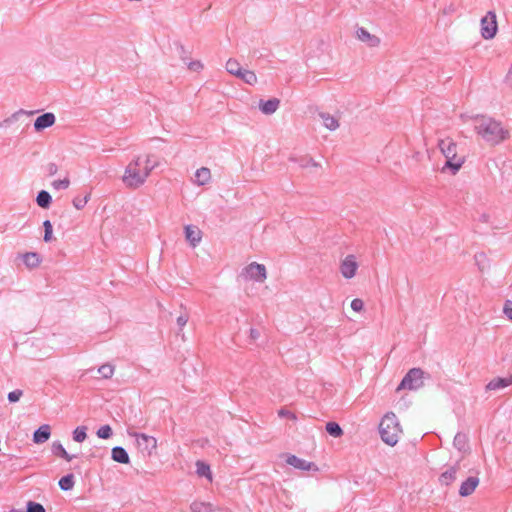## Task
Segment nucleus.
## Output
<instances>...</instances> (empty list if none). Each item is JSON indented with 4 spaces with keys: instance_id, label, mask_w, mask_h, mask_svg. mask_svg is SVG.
<instances>
[{
    "instance_id": "obj_24",
    "label": "nucleus",
    "mask_w": 512,
    "mask_h": 512,
    "mask_svg": "<svg viewBox=\"0 0 512 512\" xmlns=\"http://www.w3.org/2000/svg\"><path fill=\"white\" fill-rule=\"evenodd\" d=\"M319 116L322 119L323 124L327 129L334 131L339 127L338 120L334 116L330 115L329 113L321 112V113H319Z\"/></svg>"
},
{
    "instance_id": "obj_40",
    "label": "nucleus",
    "mask_w": 512,
    "mask_h": 512,
    "mask_svg": "<svg viewBox=\"0 0 512 512\" xmlns=\"http://www.w3.org/2000/svg\"><path fill=\"white\" fill-rule=\"evenodd\" d=\"M70 185V180L68 178H64L62 180H55L52 182V186L54 189H67Z\"/></svg>"
},
{
    "instance_id": "obj_42",
    "label": "nucleus",
    "mask_w": 512,
    "mask_h": 512,
    "mask_svg": "<svg viewBox=\"0 0 512 512\" xmlns=\"http://www.w3.org/2000/svg\"><path fill=\"white\" fill-rule=\"evenodd\" d=\"M157 166V162L151 159V156H147L143 165V169L150 174V172Z\"/></svg>"
},
{
    "instance_id": "obj_45",
    "label": "nucleus",
    "mask_w": 512,
    "mask_h": 512,
    "mask_svg": "<svg viewBox=\"0 0 512 512\" xmlns=\"http://www.w3.org/2000/svg\"><path fill=\"white\" fill-rule=\"evenodd\" d=\"M186 64L188 65V68L192 71H199L203 68V65L200 61H187Z\"/></svg>"
},
{
    "instance_id": "obj_16",
    "label": "nucleus",
    "mask_w": 512,
    "mask_h": 512,
    "mask_svg": "<svg viewBox=\"0 0 512 512\" xmlns=\"http://www.w3.org/2000/svg\"><path fill=\"white\" fill-rule=\"evenodd\" d=\"M280 105L278 98H271L268 100H260L259 109L265 115H271L277 111Z\"/></svg>"
},
{
    "instance_id": "obj_48",
    "label": "nucleus",
    "mask_w": 512,
    "mask_h": 512,
    "mask_svg": "<svg viewBox=\"0 0 512 512\" xmlns=\"http://www.w3.org/2000/svg\"><path fill=\"white\" fill-rule=\"evenodd\" d=\"M188 315L187 314H181L180 316L177 317V324L180 328L184 327L186 325V323L188 322Z\"/></svg>"
},
{
    "instance_id": "obj_51",
    "label": "nucleus",
    "mask_w": 512,
    "mask_h": 512,
    "mask_svg": "<svg viewBox=\"0 0 512 512\" xmlns=\"http://www.w3.org/2000/svg\"><path fill=\"white\" fill-rule=\"evenodd\" d=\"M202 507L206 508V506H205V504H204V503H196V502H195V503H193V504H192V509H193L194 511H197V512H201V508H202Z\"/></svg>"
},
{
    "instance_id": "obj_1",
    "label": "nucleus",
    "mask_w": 512,
    "mask_h": 512,
    "mask_svg": "<svg viewBox=\"0 0 512 512\" xmlns=\"http://www.w3.org/2000/svg\"><path fill=\"white\" fill-rule=\"evenodd\" d=\"M474 130L490 146H497L510 138V131L502 123L490 116H472Z\"/></svg>"
},
{
    "instance_id": "obj_41",
    "label": "nucleus",
    "mask_w": 512,
    "mask_h": 512,
    "mask_svg": "<svg viewBox=\"0 0 512 512\" xmlns=\"http://www.w3.org/2000/svg\"><path fill=\"white\" fill-rule=\"evenodd\" d=\"M22 395L23 391L21 389H16L14 391L9 392L7 398L10 403H15L19 401Z\"/></svg>"
},
{
    "instance_id": "obj_15",
    "label": "nucleus",
    "mask_w": 512,
    "mask_h": 512,
    "mask_svg": "<svg viewBox=\"0 0 512 512\" xmlns=\"http://www.w3.org/2000/svg\"><path fill=\"white\" fill-rule=\"evenodd\" d=\"M460 469V465H459V462H457L455 465L453 466H450L446 471H444L440 476H439V482L441 485H445V486H448L450 485L452 482H454L456 480V475H457V472L459 471Z\"/></svg>"
},
{
    "instance_id": "obj_49",
    "label": "nucleus",
    "mask_w": 512,
    "mask_h": 512,
    "mask_svg": "<svg viewBox=\"0 0 512 512\" xmlns=\"http://www.w3.org/2000/svg\"><path fill=\"white\" fill-rule=\"evenodd\" d=\"M278 415L280 417H288L290 419H293L295 420L296 419V416L294 413H292L291 411L289 410H286V409H280L279 412H278Z\"/></svg>"
},
{
    "instance_id": "obj_9",
    "label": "nucleus",
    "mask_w": 512,
    "mask_h": 512,
    "mask_svg": "<svg viewBox=\"0 0 512 512\" xmlns=\"http://www.w3.org/2000/svg\"><path fill=\"white\" fill-rule=\"evenodd\" d=\"M357 268L358 264L356 262L355 256L348 255L341 263L340 272L344 278L351 279L355 276Z\"/></svg>"
},
{
    "instance_id": "obj_52",
    "label": "nucleus",
    "mask_w": 512,
    "mask_h": 512,
    "mask_svg": "<svg viewBox=\"0 0 512 512\" xmlns=\"http://www.w3.org/2000/svg\"><path fill=\"white\" fill-rule=\"evenodd\" d=\"M489 218H490V216L488 214L483 213V214L480 215L479 220L481 222H483V223H488L489 222Z\"/></svg>"
},
{
    "instance_id": "obj_3",
    "label": "nucleus",
    "mask_w": 512,
    "mask_h": 512,
    "mask_svg": "<svg viewBox=\"0 0 512 512\" xmlns=\"http://www.w3.org/2000/svg\"><path fill=\"white\" fill-rule=\"evenodd\" d=\"M438 147L446 158L444 168H449L455 174L464 163L463 159H457V144L451 138H445L439 140Z\"/></svg>"
},
{
    "instance_id": "obj_27",
    "label": "nucleus",
    "mask_w": 512,
    "mask_h": 512,
    "mask_svg": "<svg viewBox=\"0 0 512 512\" xmlns=\"http://www.w3.org/2000/svg\"><path fill=\"white\" fill-rule=\"evenodd\" d=\"M290 161L297 162L301 168H306L309 166L319 167L320 164L316 162L312 157L304 156L300 158L290 157Z\"/></svg>"
},
{
    "instance_id": "obj_46",
    "label": "nucleus",
    "mask_w": 512,
    "mask_h": 512,
    "mask_svg": "<svg viewBox=\"0 0 512 512\" xmlns=\"http://www.w3.org/2000/svg\"><path fill=\"white\" fill-rule=\"evenodd\" d=\"M504 314L508 317L509 320L512 321V301L507 300L504 308H503Z\"/></svg>"
},
{
    "instance_id": "obj_33",
    "label": "nucleus",
    "mask_w": 512,
    "mask_h": 512,
    "mask_svg": "<svg viewBox=\"0 0 512 512\" xmlns=\"http://www.w3.org/2000/svg\"><path fill=\"white\" fill-rule=\"evenodd\" d=\"M474 258H475L476 265L478 266L480 271L483 272L484 270L489 268V261H488V258L485 253H483V252L476 253Z\"/></svg>"
},
{
    "instance_id": "obj_6",
    "label": "nucleus",
    "mask_w": 512,
    "mask_h": 512,
    "mask_svg": "<svg viewBox=\"0 0 512 512\" xmlns=\"http://www.w3.org/2000/svg\"><path fill=\"white\" fill-rule=\"evenodd\" d=\"M129 435L135 437L137 448L143 456L152 455L153 451L157 447V440L155 437L137 432H129Z\"/></svg>"
},
{
    "instance_id": "obj_13",
    "label": "nucleus",
    "mask_w": 512,
    "mask_h": 512,
    "mask_svg": "<svg viewBox=\"0 0 512 512\" xmlns=\"http://www.w3.org/2000/svg\"><path fill=\"white\" fill-rule=\"evenodd\" d=\"M184 231L187 241L191 244L192 247H196L202 239L201 230L197 226L186 225Z\"/></svg>"
},
{
    "instance_id": "obj_29",
    "label": "nucleus",
    "mask_w": 512,
    "mask_h": 512,
    "mask_svg": "<svg viewBox=\"0 0 512 512\" xmlns=\"http://www.w3.org/2000/svg\"><path fill=\"white\" fill-rule=\"evenodd\" d=\"M75 481H74V475L73 474H67L63 476L59 482L58 485L61 490L63 491H69L74 487Z\"/></svg>"
},
{
    "instance_id": "obj_11",
    "label": "nucleus",
    "mask_w": 512,
    "mask_h": 512,
    "mask_svg": "<svg viewBox=\"0 0 512 512\" xmlns=\"http://www.w3.org/2000/svg\"><path fill=\"white\" fill-rule=\"evenodd\" d=\"M286 463L293 466L294 468L303 470V471H310L314 470L317 471L318 467L313 462H308L304 459H301L297 457L296 455H288L286 459Z\"/></svg>"
},
{
    "instance_id": "obj_2",
    "label": "nucleus",
    "mask_w": 512,
    "mask_h": 512,
    "mask_svg": "<svg viewBox=\"0 0 512 512\" xmlns=\"http://www.w3.org/2000/svg\"><path fill=\"white\" fill-rule=\"evenodd\" d=\"M401 432L400 424L396 415L392 412L387 413L379 424V433L384 443L394 446L399 440Z\"/></svg>"
},
{
    "instance_id": "obj_36",
    "label": "nucleus",
    "mask_w": 512,
    "mask_h": 512,
    "mask_svg": "<svg viewBox=\"0 0 512 512\" xmlns=\"http://www.w3.org/2000/svg\"><path fill=\"white\" fill-rule=\"evenodd\" d=\"M98 373L105 379H109L113 376L114 366L111 364H104L99 367Z\"/></svg>"
},
{
    "instance_id": "obj_4",
    "label": "nucleus",
    "mask_w": 512,
    "mask_h": 512,
    "mask_svg": "<svg viewBox=\"0 0 512 512\" xmlns=\"http://www.w3.org/2000/svg\"><path fill=\"white\" fill-rule=\"evenodd\" d=\"M149 174L141 167L140 158L130 162L122 177L123 182L129 188H138L144 184Z\"/></svg>"
},
{
    "instance_id": "obj_21",
    "label": "nucleus",
    "mask_w": 512,
    "mask_h": 512,
    "mask_svg": "<svg viewBox=\"0 0 512 512\" xmlns=\"http://www.w3.org/2000/svg\"><path fill=\"white\" fill-rule=\"evenodd\" d=\"M211 179L210 169L207 167H201L195 172V182L199 185L207 184Z\"/></svg>"
},
{
    "instance_id": "obj_12",
    "label": "nucleus",
    "mask_w": 512,
    "mask_h": 512,
    "mask_svg": "<svg viewBox=\"0 0 512 512\" xmlns=\"http://www.w3.org/2000/svg\"><path fill=\"white\" fill-rule=\"evenodd\" d=\"M479 478L476 476H470L465 481H463L459 488V495L461 497L470 496L477 486L479 485Z\"/></svg>"
},
{
    "instance_id": "obj_47",
    "label": "nucleus",
    "mask_w": 512,
    "mask_h": 512,
    "mask_svg": "<svg viewBox=\"0 0 512 512\" xmlns=\"http://www.w3.org/2000/svg\"><path fill=\"white\" fill-rule=\"evenodd\" d=\"M46 171L48 173L49 176H54L57 172H58V166L56 163H48L46 165Z\"/></svg>"
},
{
    "instance_id": "obj_53",
    "label": "nucleus",
    "mask_w": 512,
    "mask_h": 512,
    "mask_svg": "<svg viewBox=\"0 0 512 512\" xmlns=\"http://www.w3.org/2000/svg\"><path fill=\"white\" fill-rule=\"evenodd\" d=\"M10 512H22V511L12 509Z\"/></svg>"
},
{
    "instance_id": "obj_23",
    "label": "nucleus",
    "mask_w": 512,
    "mask_h": 512,
    "mask_svg": "<svg viewBox=\"0 0 512 512\" xmlns=\"http://www.w3.org/2000/svg\"><path fill=\"white\" fill-rule=\"evenodd\" d=\"M22 258H23L24 264L30 269L38 267L41 262V258L39 256V254L36 252H27L22 255Z\"/></svg>"
},
{
    "instance_id": "obj_39",
    "label": "nucleus",
    "mask_w": 512,
    "mask_h": 512,
    "mask_svg": "<svg viewBox=\"0 0 512 512\" xmlns=\"http://www.w3.org/2000/svg\"><path fill=\"white\" fill-rule=\"evenodd\" d=\"M26 512H46L42 504L34 501H28L26 505Z\"/></svg>"
},
{
    "instance_id": "obj_38",
    "label": "nucleus",
    "mask_w": 512,
    "mask_h": 512,
    "mask_svg": "<svg viewBox=\"0 0 512 512\" xmlns=\"http://www.w3.org/2000/svg\"><path fill=\"white\" fill-rule=\"evenodd\" d=\"M89 198H90V194H87V195H86V196H84V197H79V196H77V197H75V198L73 199V201H72L73 206H74L76 209L80 210V209H82V208H84V207H85V205H86V204H87V202L89 201Z\"/></svg>"
},
{
    "instance_id": "obj_22",
    "label": "nucleus",
    "mask_w": 512,
    "mask_h": 512,
    "mask_svg": "<svg viewBox=\"0 0 512 512\" xmlns=\"http://www.w3.org/2000/svg\"><path fill=\"white\" fill-rule=\"evenodd\" d=\"M52 453L58 457L65 459L68 462L75 458V455L69 454L59 441H55L52 444Z\"/></svg>"
},
{
    "instance_id": "obj_43",
    "label": "nucleus",
    "mask_w": 512,
    "mask_h": 512,
    "mask_svg": "<svg viewBox=\"0 0 512 512\" xmlns=\"http://www.w3.org/2000/svg\"><path fill=\"white\" fill-rule=\"evenodd\" d=\"M178 53L184 63H186L190 59V52L182 44H178Z\"/></svg>"
},
{
    "instance_id": "obj_37",
    "label": "nucleus",
    "mask_w": 512,
    "mask_h": 512,
    "mask_svg": "<svg viewBox=\"0 0 512 512\" xmlns=\"http://www.w3.org/2000/svg\"><path fill=\"white\" fill-rule=\"evenodd\" d=\"M96 434L101 439H109L113 435V431L110 425H103L97 430Z\"/></svg>"
},
{
    "instance_id": "obj_30",
    "label": "nucleus",
    "mask_w": 512,
    "mask_h": 512,
    "mask_svg": "<svg viewBox=\"0 0 512 512\" xmlns=\"http://www.w3.org/2000/svg\"><path fill=\"white\" fill-rule=\"evenodd\" d=\"M242 69L243 68L241 67L239 62L235 59L231 58L226 62L227 72L230 73L231 75H234L235 77H238V75L241 73Z\"/></svg>"
},
{
    "instance_id": "obj_10",
    "label": "nucleus",
    "mask_w": 512,
    "mask_h": 512,
    "mask_svg": "<svg viewBox=\"0 0 512 512\" xmlns=\"http://www.w3.org/2000/svg\"><path fill=\"white\" fill-rule=\"evenodd\" d=\"M56 122V117L52 112H46L38 116L34 121V130L42 132L46 128L53 126Z\"/></svg>"
},
{
    "instance_id": "obj_7",
    "label": "nucleus",
    "mask_w": 512,
    "mask_h": 512,
    "mask_svg": "<svg viewBox=\"0 0 512 512\" xmlns=\"http://www.w3.org/2000/svg\"><path fill=\"white\" fill-rule=\"evenodd\" d=\"M481 36L486 39H492L495 37L498 25L496 20V13L494 11H488L487 14L481 19Z\"/></svg>"
},
{
    "instance_id": "obj_17",
    "label": "nucleus",
    "mask_w": 512,
    "mask_h": 512,
    "mask_svg": "<svg viewBox=\"0 0 512 512\" xmlns=\"http://www.w3.org/2000/svg\"><path fill=\"white\" fill-rule=\"evenodd\" d=\"M51 435V429L48 424L41 425L33 433V442L36 444L45 443Z\"/></svg>"
},
{
    "instance_id": "obj_8",
    "label": "nucleus",
    "mask_w": 512,
    "mask_h": 512,
    "mask_svg": "<svg viewBox=\"0 0 512 512\" xmlns=\"http://www.w3.org/2000/svg\"><path fill=\"white\" fill-rule=\"evenodd\" d=\"M242 275L246 279H251L256 282H264L267 278L266 267L263 264L252 262L243 269Z\"/></svg>"
},
{
    "instance_id": "obj_18",
    "label": "nucleus",
    "mask_w": 512,
    "mask_h": 512,
    "mask_svg": "<svg viewBox=\"0 0 512 512\" xmlns=\"http://www.w3.org/2000/svg\"><path fill=\"white\" fill-rule=\"evenodd\" d=\"M111 458L113 461L120 464H129L130 457L128 452L121 446H115L111 450Z\"/></svg>"
},
{
    "instance_id": "obj_20",
    "label": "nucleus",
    "mask_w": 512,
    "mask_h": 512,
    "mask_svg": "<svg viewBox=\"0 0 512 512\" xmlns=\"http://www.w3.org/2000/svg\"><path fill=\"white\" fill-rule=\"evenodd\" d=\"M454 447L462 453H466L470 450L468 444V437L466 434L458 432L453 440Z\"/></svg>"
},
{
    "instance_id": "obj_44",
    "label": "nucleus",
    "mask_w": 512,
    "mask_h": 512,
    "mask_svg": "<svg viewBox=\"0 0 512 512\" xmlns=\"http://www.w3.org/2000/svg\"><path fill=\"white\" fill-rule=\"evenodd\" d=\"M364 307V303L361 299L355 298L351 302V308L355 312H360Z\"/></svg>"
},
{
    "instance_id": "obj_28",
    "label": "nucleus",
    "mask_w": 512,
    "mask_h": 512,
    "mask_svg": "<svg viewBox=\"0 0 512 512\" xmlns=\"http://www.w3.org/2000/svg\"><path fill=\"white\" fill-rule=\"evenodd\" d=\"M237 78L241 79L243 82L249 85H254L257 83V76L251 70L242 69Z\"/></svg>"
},
{
    "instance_id": "obj_32",
    "label": "nucleus",
    "mask_w": 512,
    "mask_h": 512,
    "mask_svg": "<svg viewBox=\"0 0 512 512\" xmlns=\"http://www.w3.org/2000/svg\"><path fill=\"white\" fill-rule=\"evenodd\" d=\"M35 113V111H26L24 109H20L16 112H14L10 117L6 118L2 123H0V127L2 125H9L11 124L12 122H15L18 120L19 116L20 115H28V116H31Z\"/></svg>"
},
{
    "instance_id": "obj_26",
    "label": "nucleus",
    "mask_w": 512,
    "mask_h": 512,
    "mask_svg": "<svg viewBox=\"0 0 512 512\" xmlns=\"http://www.w3.org/2000/svg\"><path fill=\"white\" fill-rule=\"evenodd\" d=\"M196 473L199 477H205L209 481L212 480V473L210 470V466L203 461L198 460L196 462Z\"/></svg>"
},
{
    "instance_id": "obj_34",
    "label": "nucleus",
    "mask_w": 512,
    "mask_h": 512,
    "mask_svg": "<svg viewBox=\"0 0 512 512\" xmlns=\"http://www.w3.org/2000/svg\"><path fill=\"white\" fill-rule=\"evenodd\" d=\"M87 438V427L78 426L73 431V440L76 442H83Z\"/></svg>"
},
{
    "instance_id": "obj_19",
    "label": "nucleus",
    "mask_w": 512,
    "mask_h": 512,
    "mask_svg": "<svg viewBox=\"0 0 512 512\" xmlns=\"http://www.w3.org/2000/svg\"><path fill=\"white\" fill-rule=\"evenodd\" d=\"M512 385V375L506 378L496 377L488 382L486 385L487 390H499Z\"/></svg>"
},
{
    "instance_id": "obj_35",
    "label": "nucleus",
    "mask_w": 512,
    "mask_h": 512,
    "mask_svg": "<svg viewBox=\"0 0 512 512\" xmlns=\"http://www.w3.org/2000/svg\"><path fill=\"white\" fill-rule=\"evenodd\" d=\"M43 227H44V237H43V240L44 242L48 243L52 240L53 238V226H52V223L50 222V220H45L43 222Z\"/></svg>"
},
{
    "instance_id": "obj_31",
    "label": "nucleus",
    "mask_w": 512,
    "mask_h": 512,
    "mask_svg": "<svg viewBox=\"0 0 512 512\" xmlns=\"http://www.w3.org/2000/svg\"><path fill=\"white\" fill-rule=\"evenodd\" d=\"M326 431L327 433L335 438L341 437L343 435V429L340 427V425L336 422H328L326 424Z\"/></svg>"
},
{
    "instance_id": "obj_50",
    "label": "nucleus",
    "mask_w": 512,
    "mask_h": 512,
    "mask_svg": "<svg viewBox=\"0 0 512 512\" xmlns=\"http://www.w3.org/2000/svg\"><path fill=\"white\" fill-rule=\"evenodd\" d=\"M260 337V333L257 329L251 328L250 329V338L253 340H256Z\"/></svg>"
},
{
    "instance_id": "obj_14",
    "label": "nucleus",
    "mask_w": 512,
    "mask_h": 512,
    "mask_svg": "<svg viewBox=\"0 0 512 512\" xmlns=\"http://www.w3.org/2000/svg\"><path fill=\"white\" fill-rule=\"evenodd\" d=\"M357 38L366 43L369 47H377L380 44V38L376 35L370 34L365 28L360 27L356 31Z\"/></svg>"
},
{
    "instance_id": "obj_5",
    "label": "nucleus",
    "mask_w": 512,
    "mask_h": 512,
    "mask_svg": "<svg viewBox=\"0 0 512 512\" xmlns=\"http://www.w3.org/2000/svg\"><path fill=\"white\" fill-rule=\"evenodd\" d=\"M425 372L421 368H412L403 377L402 381L397 387V391L408 389L417 390L424 385Z\"/></svg>"
},
{
    "instance_id": "obj_25",
    "label": "nucleus",
    "mask_w": 512,
    "mask_h": 512,
    "mask_svg": "<svg viewBox=\"0 0 512 512\" xmlns=\"http://www.w3.org/2000/svg\"><path fill=\"white\" fill-rule=\"evenodd\" d=\"M52 197L49 192L46 190H41L38 192L36 197V203L39 207L47 209L51 205Z\"/></svg>"
}]
</instances>
